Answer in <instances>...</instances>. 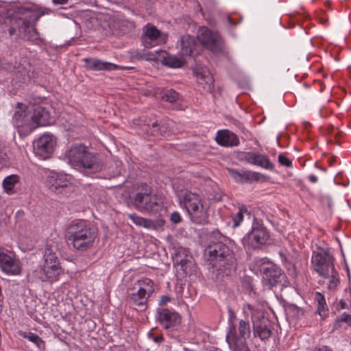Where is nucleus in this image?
Instances as JSON below:
<instances>
[{
    "label": "nucleus",
    "instance_id": "ddd939ff",
    "mask_svg": "<svg viewBox=\"0 0 351 351\" xmlns=\"http://www.w3.org/2000/svg\"><path fill=\"white\" fill-rule=\"evenodd\" d=\"M197 38L199 42L207 49L217 53L222 49V40L218 33L202 27L198 29Z\"/></svg>",
    "mask_w": 351,
    "mask_h": 351
},
{
    "label": "nucleus",
    "instance_id": "9d476101",
    "mask_svg": "<svg viewBox=\"0 0 351 351\" xmlns=\"http://www.w3.org/2000/svg\"><path fill=\"white\" fill-rule=\"evenodd\" d=\"M311 263L315 271L324 278H328L330 271H333V257L329 252H313L311 257Z\"/></svg>",
    "mask_w": 351,
    "mask_h": 351
},
{
    "label": "nucleus",
    "instance_id": "2eb2a0df",
    "mask_svg": "<svg viewBox=\"0 0 351 351\" xmlns=\"http://www.w3.org/2000/svg\"><path fill=\"white\" fill-rule=\"evenodd\" d=\"M15 12L23 18L22 24L36 25V23L45 14V11L37 5L31 4L25 7H18Z\"/></svg>",
    "mask_w": 351,
    "mask_h": 351
},
{
    "label": "nucleus",
    "instance_id": "7c9ffc66",
    "mask_svg": "<svg viewBox=\"0 0 351 351\" xmlns=\"http://www.w3.org/2000/svg\"><path fill=\"white\" fill-rule=\"evenodd\" d=\"M20 335L34 343L38 348H44L45 342L37 334L32 332H21Z\"/></svg>",
    "mask_w": 351,
    "mask_h": 351
},
{
    "label": "nucleus",
    "instance_id": "603ef678",
    "mask_svg": "<svg viewBox=\"0 0 351 351\" xmlns=\"http://www.w3.org/2000/svg\"><path fill=\"white\" fill-rule=\"evenodd\" d=\"M206 82L208 86L207 88L209 91H211L213 88V79H212V77H210L209 76H207L206 77Z\"/></svg>",
    "mask_w": 351,
    "mask_h": 351
},
{
    "label": "nucleus",
    "instance_id": "864d4df0",
    "mask_svg": "<svg viewBox=\"0 0 351 351\" xmlns=\"http://www.w3.org/2000/svg\"><path fill=\"white\" fill-rule=\"evenodd\" d=\"M69 0H52L53 3L56 5H63L68 2Z\"/></svg>",
    "mask_w": 351,
    "mask_h": 351
},
{
    "label": "nucleus",
    "instance_id": "7ed1b4c3",
    "mask_svg": "<svg viewBox=\"0 0 351 351\" xmlns=\"http://www.w3.org/2000/svg\"><path fill=\"white\" fill-rule=\"evenodd\" d=\"M68 163L73 167L87 173L100 171L103 164L97 155L82 143L73 144L64 153Z\"/></svg>",
    "mask_w": 351,
    "mask_h": 351
},
{
    "label": "nucleus",
    "instance_id": "3c124183",
    "mask_svg": "<svg viewBox=\"0 0 351 351\" xmlns=\"http://www.w3.org/2000/svg\"><path fill=\"white\" fill-rule=\"evenodd\" d=\"M149 337L157 343H160L163 341V337L162 335H154L151 332L149 333Z\"/></svg>",
    "mask_w": 351,
    "mask_h": 351
},
{
    "label": "nucleus",
    "instance_id": "b1692460",
    "mask_svg": "<svg viewBox=\"0 0 351 351\" xmlns=\"http://www.w3.org/2000/svg\"><path fill=\"white\" fill-rule=\"evenodd\" d=\"M24 108L25 105L18 104V110L14 112L13 116V123L16 128L28 125L30 122L29 115L25 113Z\"/></svg>",
    "mask_w": 351,
    "mask_h": 351
},
{
    "label": "nucleus",
    "instance_id": "4468645a",
    "mask_svg": "<svg viewBox=\"0 0 351 351\" xmlns=\"http://www.w3.org/2000/svg\"><path fill=\"white\" fill-rule=\"evenodd\" d=\"M56 146V141L52 135L44 134L34 142V152L36 156L43 160L49 158Z\"/></svg>",
    "mask_w": 351,
    "mask_h": 351
},
{
    "label": "nucleus",
    "instance_id": "6e6d98bb",
    "mask_svg": "<svg viewBox=\"0 0 351 351\" xmlns=\"http://www.w3.org/2000/svg\"><path fill=\"white\" fill-rule=\"evenodd\" d=\"M339 305L341 309H345L347 308V304L343 300H340Z\"/></svg>",
    "mask_w": 351,
    "mask_h": 351
},
{
    "label": "nucleus",
    "instance_id": "4c0bfd02",
    "mask_svg": "<svg viewBox=\"0 0 351 351\" xmlns=\"http://www.w3.org/2000/svg\"><path fill=\"white\" fill-rule=\"evenodd\" d=\"M179 94L173 89L167 90L162 95V99L170 103L175 102L178 99Z\"/></svg>",
    "mask_w": 351,
    "mask_h": 351
},
{
    "label": "nucleus",
    "instance_id": "f704fd0d",
    "mask_svg": "<svg viewBox=\"0 0 351 351\" xmlns=\"http://www.w3.org/2000/svg\"><path fill=\"white\" fill-rule=\"evenodd\" d=\"M286 311L291 317L297 319H300L304 315L303 309L293 304L287 306Z\"/></svg>",
    "mask_w": 351,
    "mask_h": 351
},
{
    "label": "nucleus",
    "instance_id": "c756f323",
    "mask_svg": "<svg viewBox=\"0 0 351 351\" xmlns=\"http://www.w3.org/2000/svg\"><path fill=\"white\" fill-rule=\"evenodd\" d=\"M174 264L180 267V269L185 274H190L192 272V267L193 266V261L188 259L187 256L184 258H182L180 253L176 255L174 260Z\"/></svg>",
    "mask_w": 351,
    "mask_h": 351
},
{
    "label": "nucleus",
    "instance_id": "f03ea898",
    "mask_svg": "<svg viewBox=\"0 0 351 351\" xmlns=\"http://www.w3.org/2000/svg\"><path fill=\"white\" fill-rule=\"evenodd\" d=\"M66 235L73 247L81 252L90 250L97 237V230L84 220L75 219L66 227Z\"/></svg>",
    "mask_w": 351,
    "mask_h": 351
},
{
    "label": "nucleus",
    "instance_id": "e433bc0d",
    "mask_svg": "<svg viewBox=\"0 0 351 351\" xmlns=\"http://www.w3.org/2000/svg\"><path fill=\"white\" fill-rule=\"evenodd\" d=\"M45 263H60L56 254L51 248H47L44 254Z\"/></svg>",
    "mask_w": 351,
    "mask_h": 351
},
{
    "label": "nucleus",
    "instance_id": "72a5a7b5",
    "mask_svg": "<svg viewBox=\"0 0 351 351\" xmlns=\"http://www.w3.org/2000/svg\"><path fill=\"white\" fill-rule=\"evenodd\" d=\"M19 182L18 176L16 175H11L7 176L3 181V187L4 191L10 193L12 191L14 185Z\"/></svg>",
    "mask_w": 351,
    "mask_h": 351
},
{
    "label": "nucleus",
    "instance_id": "bb28decb",
    "mask_svg": "<svg viewBox=\"0 0 351 351\" xmlns=\"http://www.w3.org/2000/svg\"><path fill=\"white\" fill-rule=\"evenodd\" d=\"M149 132L153 136H163L169 131L168 124L164 120L156 121L147 124Z\"/></svg>",
    "mask_w": 351,
    "mask_h": 351
},
{
    "label": "nucleus",
    "instance_id": "412c9836",
    "mask_svg": "<svg viewBox=\"0 0 351 351\" xmlns=\"http://www.w3.org/2000/svg\"><path fill=\"white\" fill-rule=\"evenodd\" d=\"M215 141L218 145L223 147H234L239 144L238 136L228 130H219Z\"/></svg>",
    "mask_w": 351,
    "mask_h": 351
},
{
    "label": "nucleus",
    "instance_id": "680f3d73",
    "mask_svg": "<svg viewBox=\"0 0 351 351\" xmlns=\"http://www.w3.org/2000/svg\"><path fill=\"white\" fill-rule=\"evenodd\" d=\"M347 272H348V276H350V271H349L348 268H347Z\"/></svg>",
    "mask_w": 351,
    "mask_h": 351
},
{
    "label": "nucleus",
    "instance_id": "f3484780",
    "mask_svg": "<svg viewBox=\"0 0 351 351\" xmlns=\"http://www.w3.org/2000/svg\"><path fill=\"white\" fill-rule=\"evenodd\" d=\"M241 160L266 169L273 170L274 167L268 156L256 152H249L243 153Z\"/></svg>",
    "mask_w": 351,
    "mask_h": 351
},
{
    "label": "nucleus",
    "instance_id": "a19ab883",
    "mask_svg": "<svg viewBox=\"0 0 351 351\" xmlns=\"http://www.w3.org/2000/svg\"><path fill=\"white\" fill-rule=\"evenodd\" d=\"M340 322H346L350 324L351 323V315L346 313H343L339 318L337 319L334 324V327L337 328L339 326Z\"/></svg>",
    "mask_w": 351,
    "mask_h": 351
},
{
    "label": "nucleus",
    "instance_id": "dca6fc26",
    "mask_svg": "<svg viewBox=\"0 0 351 351\" xmlns=\"http://www.w3.org/2000/svg\"><path fill=\"white\" fill-rule=\"evenodd\" d=\"M32 125L30 130L35 129L38 126H45L51 123V115L49 112L44 107L34 106L32 114L29 115Z\"/></svg>",
    "mask_w": 351,
    "mask_h": 351
},
{
    "label": "nucleus",
    "instance_id": "8fccbe9b",
    "mask_svg": "<svg viewBox=\"0 0 351 351\" xmlns=\"http://www.w3.org/2000/svg\"><path fill=\"white\" fill-rule=\"evenodd\" d=\"M171 300V298L169 295H165L160 298V300L158 302V304L160 306H164L166 304H167L168 302H169Z\"/></svg>",
    "mask_w": 351,
    "mask_h": 351
},
{
    "label": "nucleus",
    "instance_id": "4d7b16f0",
    "mask_svg": "<svg viewBox=\"0 0 351 351\" xmlns=\"http://www.w3.org/2000/svg\"><path fill=\"white\" fill-rule=\"evenodd\" d=\"M317 351H332L327 346H322L318 349Z\"/></svg>",
    "mask_w": 351,
    "mask_h": 351
},
{
    "label": "nucleus",
    "instance_id": "20e7f679",
    "mask_svg": "<svg viewBox=\"0 0 351 351\" xmlns=\"http://www.w3.org/2000/svg\"><path fill=\"white\" fill-rule=\"evenodd\" d=\"M251 326L248 319H238L231 324L226 335V341L231 351H251L247 339L251 335Z\"/></svg>",
    "mask_w": 351,
    "mask_h": 351
},
{
    "label": "nucleus",
    "instance_id": "c85d7f7f",
    "mask_svg": "<svg viewBox=\"0 0 351 351\" xmlns=\"http://www.w3.org/2000/svg\"><path fill=\"white\" fill-rule=\"evenodd\" d=\"M19 32L21 36L28 40H36L38 38V33L33 25L27 26L25 24H21L19 26Z\"/></svg>",
    "mask_w": 351,
    "mask_h": 351
},
{
    "label": "nucleus",
    "instance_id": "a18cd8bd",
    "mask_svg": "<svg viewBox=\"0 0 351 351\" xmlns=\"http://www.w3.org/2000/svg\"><path fill=\"white\" fill-rule=\"evenodd\" d=\"M328 308L326 307V304H319L317 306V312L318 313V314L322 317V318H325L326 317H327L328 315Z\"/></svg>",
    "mask_w": 351,
    "mask_h": 351
},
{
    "label": "nucleus",
    "instance_id": "1a4fd4ad",
    "mask_svg": "<svg viewBox=\"0 0 351 351\" xmlns=\"http://www.w3.org/2000/svg\"><path fill=\"white\" fill-rule=\"evenodd\" d=\"M46 184L51 192L64 197H69L75 191V186L65 174L51 172L47 178Z\"/></svg>",
    "mask_w": 351,
    "mask_h": 351
},
{
    "label": "nucleus",
    "instance_id": "39448f33",
    "mask_svg": "<svg viewBox=\"0 0 351 351\" xmlns=\"http://www.w3.org/2000/svg\"><path fill=\"white\" fill-rule=\"evenodd\" d=\"M180 202L184 204L191 221L197 224H205L208 222V214L205 209L199 195L190 191L181 192Z\"/></svg>",
    "mask_w": 351,
    "mask_h": 351
},
{
    "label": "nucleus",
    "instance_id": "58836bf2",
    "mask_svg": "<svg viewBox=\"0 0 351 351\" xmlns=\"http://www.w3.org/2000/svg\"><path fill=\"white\" fill-rule=\"evenodd\" d=\"M328 278H330L328 284V288L330 289H335L339 283L338 274L335 271V268L333 269V271H330V276Z\"/></svg>",
    "mask_w": 351,
    "mask_h": 351
},
{
    "label": "nucleus",
    "instance_id": "5fc2aeb1",
    "mask_svg": "<svg viewBox=\"0 0 351 351\" xmlns=\"http://www.w3.org/2000/svg\"><path fill=\"white\" fill-rule=\"evenodd\" d=\"M308 179L312 183H316L317 182V177L315 176L314 174H311L308 176Z\"/></svg>",
    "mask_w": 351,
    "mask_h": 351
},
{
    "label": "nucleus",
    "instance_id": "bf43d9fd",
    "mask_svg": "<svg viewBox=\"0 0 351 351\" xmlns=\"http://www.w3.org/2000/svg\"><path fill=\"white\" fill-rule=\"evenodd\" d=\"M2 8H3V7H2V5L0 4V15H1V14H2L3 13V10H4V9H3V10H2Z\"/></svg>",
    "mask_w": 351,
    "mask_h": 351
},
{
    "label": "nucleus",
    "instance_id": "393cba45",
    "mask_svg": "<svg viewBox=\"0 0 351 351\" xmlns=\"http://www.w3.org/2000/svg\"><path fill=\"white\" fill-rule=\"evenodd\" d=\"M160 32L155 26L149 25L145 26L144 28L143 34L142 36V40L145 47H152V45L150 43H148L147 40H149L150 42H154L160 36Z\"/></svg>",
    "mask_w": 351,
    "mask_h": 351
},
{
    "label": "nucleus",
    "instance_id": "ea45409f",
    "mask_svg": "<svg viewBox=\"0 0 351 351\" xmlns=\"http://www.w3.org/2000/svg\"><path fill=\"white\" fill-rule=\"evenodd\" d=\"M244 213H247V208L243 206L239 209V211L233 217V226L237 227L240 225V223L243 219Z\"/></svg>",
    "mask_w": 351,
    "mask_h": 351
},
{
    "label": "nucleus",
    "instance_id": "49530a36",
    "mask_svg": "<svg viewBox=\"0 0 351 351\" xmlns=\"http://www.w3.org/2000/svg\"><path fill=\"white\" fill-rule=\"evenodd\" d=\"M170 221L175 224L180 223L182 221L180 214L177 211L172 213L170 215Z\"/></svg>",
    "mask_w": 351,
    "mask_h": 351
},
{
    "label": "nucleus",
    "instance_id": "09e8293b",
    "mask_svg": "<svg viewBox=\"0 0 351 351\" xmlns=\"http://www.w3.org/2000/svg\"><path fill=\"white\" fill-rule=\"evenodd\" d=\"M315 300H317L318 305L326 304L324 296L319 292L315 293Z\"/></svg>",
    "mask_w": 351,
    "mask_h": 351
},
{
    "label": "nucleus",
    "instance_id": "052dcab7",
    "mask_svg": "<svg viewBox=\"0 0 351 351\" xmlns=\"http://www.w3.org/2000/svg\"><path fill=\"white\" fill-rule=\"evenodd\" d=\"M228 21H229L230 24H233L232 20V19L230 16L228 17Z\"/></svg>",
    "mask_w": 351,
    "mask_h": 351
},
{
    "label": "nucleus",
    "instance_id": "4be33fe9",
    "mask_svg": "<svg viewBox=\"0 0 351 351\" xmlns=\"http://www.w3.org/2000/svg\"><path fill=\"white\" fill-rule=\"evenodd\" d=\"M40 274L45 276V280H56L62 274V269L60 263H44L41 267Z\"/></svg>",
    "mask_w": 351,
    "mask_h": 351
},
{
    "label": "nucleus",
    "instance_id": "a211bd4d",
    "mask_svg": "<svg viewBox=\"0 0 351 351\" xmlns=\"http://www.w3.org/2000/svg\"><path fill=\"white\" fill-rule=\"evenodd\" d=\"M127 216L136 226L149 230H157L165 223V221L161 218L152 220L140 217L136 213H129L127 214Z\"/></svg>",
    "mask_w": 351,
    "mask_h": 351
},
{
    "label": "nucleus",
    "instance_id": "2f4dec72",
    "mask_svg": "<svg viewBox=\"0 0 351 351\" xmlns=\"http://www.w3.org/2000/svg\"><path fill=\"white\" fill-rule=\"evenodd\" d=\"M161 62L170 68H180L183 65V61L175 56H163Z\"/></svg>",
    "mask_w": 351,
    "mask_h": 351
},
{
    "label": "nucleus",
    "instance_id": "6ab92c4d",
    "mask_svg": "<svg viewBox=\"0 0 351 351\" xmlns=\"http://www.w3.org/2000/svg\"><path fill=\"white\" fill-rule=\"evenodd\" d=\"M0 268L10 275H18L21 273L19 262L4 253L1 249H0Z\"/></svg>",
    "mask_w": 351,
    "mask_h": 351
},
{
    "label": "nucleus",
    "instance_id": "cd10ccee",
    "mask_svg": "<svg viewBox=\"0 0 351 351\" xmlns=\"http://www.w3.org/2000/svg\"><path fill=\"white\" fill-rule=\"evenodd\" d=\"M266 176L263 174L258 172H253L250 171H243L240 173V178L239 182L247 183L252 182V181H264Z\"/></svg>",
    "mask_w": 351,
    "mask_h": 351
},
{
    "label": "nucleus",
    "instance_id": "37998d69",
    "mask_svg": "<svg viewBox=\"0 0 351 351\" xmlns=\"http://www.w3.org/2000/svg\"><path fill=\"white\" fill-rule=\"evenodd\" d=\"M8 161L6 149L0 144V163L5 165Z\"/></svg>",
    "mask_w": 351,
    "mask_h": 351
},
{
    "label": "nucleus",
    "instance_id": "79ce46f5",
    "mask_svg": "<svg viewBox=\"0 0 351 351\" xmlns=\"http://www.w3.org/2000/svg\"><path fill=\"white\" fill-rule=\"evenodd\" d=\"M238 321L236 314L232 308L228 309V329L230 328L231 324H235Z\"/></svg>",
    "mask_w": 351,
    "mask_h": 351
},
{
    "label": "nucleus",
    "instance_id": "de8ad7c7",
    "mask_svg": "<svg viewBox=\"0 0 351 351\" xmlns=\"http://www.w3.org/2000/svg\"><path fill=\"white\" fill-rule=\"evenodd\" d=\"M228 171L229 175L237 182H239V180L240 178V173L238 170L233 169H228Z\"/></svg>",
    "mask_w": 351,
    "mask_h": 351
},
{
    "label": "nucleus",
    "instance_id": "6e6552de",
    "mask_svg": "<svg viewBox=\"0 0 351 351\" xmlns=\"http://www.w3.org/2000/svg\"><path fill=\"white\" fill-rule=\"evenodd\" d=\"M259 267L260 271L263 274V281L265 285L269 288L279 287L280 289L287 286V276L276 264L264 258Z\"/></svg>",
    "mask_w": 351,
    "mask_h": 351
},
{
    "label": "nucleus",
    "instance_id": "9b49d317",
    "mask_svg": "<svg viewBox=\"0 0 351 351\" xmlns=\"http://www.w3.org/2000/svg\"><path fill=\"white\" fill-rule=\"evenodd\" d=\"M270 235L267 229L261 223L254 222L252 230L247 234L245 241L252 249H260L266 245Z\"/></svg>",
    "mask_w": 351,
    "mask_h": 351
},
{
    "label": "nucleus",
    "instance_id": "13d9d810",
    "mask_svg": "<svg viewBox=\"0 0 351 351\" xmlns=\"http://www.w3.org/2000/svg\"><path fill=\"white\" fill-rule=\"evenodd\" d=\"M16 32V30L14 27H11L9 29V34L10 36H13Z\"/></svg>",
    "mask_w": 351,
    "mask_h": 351
},
{
    "label": "nucleus",
    "instance_id": "473e14b6",
    "mask_svg": "<svg viewBox=\"0 0 351 351\" xmlns=\"http://www.w3.org/2000/svg\"><path fill=\"white\" fill-rule=\"evenodd\" d=\"M159 52L156 51L155 53L148 52L146 50L137 51L134 55V58L137 60H145L147 61H156L158 60L157 55Z\"/></svg>",
    "mask_w": 351,
    "mask_h": 351
},
{
    "label": "nucleus",
    "instance_id": "c03bdc74",
    "mask_svg": "<svg viewBox=\"0 0 351 351\" xmlns=\"http://www.w3.org/2000/svg\"><path fill=\"white\" fill-rule=\"evenodd\" d=\"M278 162L282 165H284L287 167H291L292 166L291 161L282 154H280L278 156Z\"/></svg>",
    "mask_w": 351,
    "mask_h": 351
},
{
    "label": "nucleus",
    "instance_id": "5701e85b",
    "mask_svg": "<svg viewBox=\"0 0 351 351\" xmlns=\"http://www.w3.org/2000/svg\"><path fill=\"white\" fill-rule=\"evenodd\" d=\"M181 52L184 56H193L197 47V43L194 36L184 35L180 38Z\"/></svg>",
    "mask_w": 351,
    "mask_h": 351
},
{
    "label": "nucleus",
    "instance_id": "c9c22d12",
    "mask_svg": "<svg viewBox=\"0 0 351 351\" xmlns=\"http://www.w3.org/2000/svg\"><path fill=\"white\" fill-rule=\"evenodd\" d=\"M137 283L140 288H142L146 291V293L148 295V296H150V295L154 293V282L152 280L145 278L142 280H138Z\"/></svg>",
    "mask_w": 351,
    "mask_h": 351
},
{
    "label": "nucleus",
    "instance_id": "aec40b11",
    "mask_svg": "<svg viewBox=\"0 0 351 351\" xmlns=\"http://www.w3.org/2000/svg\"><path fill=\"white\" fill-rule=\"evenodd\" d=\"M85 62V67L88 70L99 71H112L118 69V65L102 61L97 58H86L83 60Z\"/></svg>",
    "mask_w": 351,
    "mask_h": 351
},
{
    "label": "nucleus",
    "instance_id": "0eeeda50",
    "mask_svg": "<svg viewBox=\"0 0 351 351\" xmlns=\"http://www.w3.org/2000/svg\"><path fill=\"white\" fill-rule=\"evenodd\" d=\"M246 306L250 312L254 337L258 338L264 343L268 341L273 334L274 328L271 322L261 309L249 304Z\"/></svg>",
    "mask_w": 351,
    "mask_h": 351
},
{
    "label": "nucleus",
    "instance_id": "a878e982",
    "mask_svg": "<svg viewBox=\"0 0 351 351\" xmlns=\"http://www.w3.org/2000/svg\"><path fill=\"white\" fill-rule=\"evenodd\" d=\"M149 296L146 293V291L138 287L136 292L132 293L129 296V302L134 306L145 307L147 299Z\"/></svg>",
    "mask_w": 351,
    "mask_h": 351
},
{
    "label": "nucleus",
    "instance_id": "f257e3e1",
    "mask_svg": "<svg viewBox=\"0 0 351 351\" xmlns=\"http://www.w3.org/2000/svg\"><path fill=\"white\" fill-rule=\"evenodd\" d=\"M208 260L216 268L217 278L229 277L235 274L237 269V259L230 241L212 240L205 250Z\"/></svg>",
    "mask_w": 351,
    "mask_h": 351
},
{
    "label": "nucleus",
    "instance_id": "423d86ee",
    "mask_svg": "<svg viewBox=\"0 0 351 351\" xmlns=\"http://www.w3.org/2000/svg\"><path fill=\"white\" fill-rule=\"evenodd\" d=\"M135 208L139 211H145L149 215H156L165 210L162 201L152 189L145 185L141 191L137 192L132 198Z\"/></svg>",
    "mask_w": 351,
    "mask_h": 351
},
{
    "label": "nucleus",
    "instance_id": "f8f14e48",
    "mask_svg": "<svg viewBox=\"0 0 351 351\" xmlns=\"http://www.w3.org/2000/svg\"><path fill=\"white\" fill-rule=\"evenodd\" d=\"M156 319L168 332L176 330L181 323V316L178 313L164 307L157 308Z\"/></svg>",
    "mask_w": 351,
    "mask_h": 351
}]
</instances>
